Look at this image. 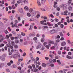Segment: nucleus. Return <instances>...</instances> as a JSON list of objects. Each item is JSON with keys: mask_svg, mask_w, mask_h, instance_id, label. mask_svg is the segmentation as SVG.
I'll return each instance as SVG.
<instances>
[{"mask_svg": "<svg viewBox=\"0 0 73 73\" xmlns=\"http://www.w3.org/2000/svg\"><path fill=\"white\" fill-rule=\"evenodd\" d=\"M13 57L15 59H17V58H19V57H20V55L19 54H14L13 55Z\"/></svg>", "mask_w": 73, "mask_h": 73, "instance_id": "1", "label": "nucleus"}, {"mask_svg": "<svg viewBox=\"0 0 73 73\" xmlns=\"http://www.w3.org/2000/svg\"><path fill=\"white\" fill-rule=\"evenodd\" d=\"M57 32V31L54 29L50 31V33L51 34H53V33H56Z\"/></svg>", "mask_w": 73, "mask_h": 73, "instance_id": "2", "label": "nucleus"}, {"mask_svg": "<svg viewBox=\"0 0 73 73\" xmlns=\"http://www.w3.org/2000/svg\"><path fill=\"white\" fill-rule=\"evenodd\" d=\"M60 7H61V8L63 7L64 10V9H65L66 8V5L65 4L62 5H60Z\"/></svg>", "mask_w": 73, "mask_h": 73, "instance_id": "3", "label": "nucleus"}, {"mask_svg": "<svg viewBox=\"0 0 73 73\" xmlns=\"http://www.w3.org/2000/svg\"><path fill=\"white\" fill-rule=\"evenodd\" d=\"M40 0H37V3L38 5V7H40L41 5V3H40Z\"/></svg>", "mask_w": 73, "mask_h": 73, "instance_id": "4", "label": "nucleus"}, {"mask_svg": "<svg viewBox=\"0 0 73 73\" xmlns=\"http://www.w3.org/2000/svg\"><path fill=\"white\" fill-rule=\"evenodd\" d=\"M66 44V42L65 41H63L62 43H61V46H65Z\"/></svg>", "mask_w": 73, "mask_h": 73, "instance_id": "5", "label": "nucleus"}, {"mask_svg": "<svg viewBox=\"0 0 73 73\" xmlns=\"http://www.w3.org/2000/svg\"><path fill=\"white\" fill-rule=\"evenodd\" d=\"M54 7L55 8H56L57 7V5H56L57 4V3L55 1L54 2Z\"/></svg>", "mask_w": 73, "mask_h": 73, "instance_id": "6", "label": "nucleus"}, {"mask_svg": "<svg viewBox=\"0 0 73 73\" xmlns=\"http://www.w3.org/2000/svg\"><path fill=\"white\" fill-rule=\"evenodd\" d=\"M68 9L70 11H71L73 9V7L71 6H69L68 7Z\"/></svg>", "mask_w": 73, "mask_h": 73, "instance_id": "7", "label": "nucleus"}, {"mask_svg": "<svg viewBox=\"0 0 73 73\" xmlns=\"http://www.w3.org/2000/svg\"><path fill=\"white\" fill-rule=\"evenodd\" d=\"M66 57L68 59H71L72 60L73 59V57H71L69 56V55H67L66 56Z\"/></svg>", "mask_w": 73, "mask_h": 73, "instance_id": "8", "label": "nucleus"}, {"mask_svg": "<svg viewBox=\"0 0 73 73\" xmlns=\"http://www.w3.org/2000/svg\"><path fill=\"white\" fill-rule=\"evenodd\" d=\"M24 9L26 11L29 10V9H28V7L27 6H26L24 7Z\"/></svg>", "mask_w": 73, "mask_h": 73, "instance_id": "9", "label": "nucleus"}, {"mask_svg": "<svg viewBox=\"0 0 73 73\" xmlns=\"http://www.w3.org/2000/svg\"><path fill=\"white\" fill-rule=\"evenodd\" d=\"M0 38L1 39L3 40L5 39V37H4V36H3L1 35H0Z\"/></svg>", "mask_w": 73, "mask_h": 73, "instance_id": "10", "label": "nucleus"}, {"mask_svg": "<svg viewBox=\"0 0 73 73\" xmlns=\"http://www.w3.org/2000/svg\"><path fill=\"white\" fill-rule=\"evenodd\" d=\"M23 58H19L18 59V60L19 62H21V61H23Z\"/></svg>", "mask_w": 73, "mask_h": 73, "instance_id": "11", "label": "nucleus"}, {"mask_svg": "<svg viewBox=\"0 0 73 73\" xmlns=\"http://www.w3.org/2000/svg\"><path fill=\"white\" fill-rule=\"evenodd\" d=\"M36 12L35 11H33L32 13V15H33V16H34V15H35V14H36Z\"/></svg>", "mask_w": 73, "mask_h": 73, "instance_id": "12", "label": "nucleus"}, {"mask_svg": "<svg viewBox=\"0 0 73 73\" xmlns=\"http://www.w3.org/2000/svg\"><path fill=\"white\" fill-rule=\"evenodd\" d=\"M19 12H20V13H22L23 12V9L21 8L19 9Z\"/></svg>", "mask_w": 73, "mask_h": 73, "instance_id": "13", "label": "nucleus"}, {"mask_svg": "<svg viewBox=\"0 0 73 73\" xmlns=\"http://www.w3.org/2000/svg\"><path fill=\"white\" fill-rule=\"evenodd\" d=\"M31 35L32 36H35L36 34L35 32L33 33H31Z\"/></svg>", "mask_w": 73, "mask_h": 73, "instance_id": "14", "label": "nucleus"}, {"mask_svg": "<svg viewBox=\"0 0 73 73\" xmlns=\"http://www.w3.org/2000/svg\"><path fill=\"white\" fill-rule=\"evenodd\" d=\"M46 1V0H41V3L44 4Z\"/></svg>", "mask_w": 73, "mask_h": 73, "instance_id": "15", "label": "nucleus"}, {"mask_svg": "<svg viewBox=\"0 0 73 73\" xmlns=\"http://www.w3.org/2000/svg\"><path fill=\"white\" fill-rule=\"evenodd\" d=\"M33 11V8H30L29 9V11L30 13H32Z\"/></svg>", "mask_w": 73, "mask_h": 73, "instance_id": "16", "label": "nucleus"}, {"mask_svg": "<svg viewBox=\"0 0 73 73\" xmlns=\"http://www.w3.org/2000/svg\"><path fill=\"white\" fill-rule=\"evenodd\" d=\"M59 33L60 34V36L61 37H63V36H64V35H63V34H62V32H60Z\"/></svg>", "mask_w": 73, "mask_h": 73, "instance_id": "17", "label": "nucleus"}, {"mask_svg": "<svg viewBox=\"0 0 73 73\" xmlns=\"http://www.w3.org/2000/svg\"><path fill=\"white\" fill-rule=\"evenodd\" d=\"M4 66V64L3 63H0V68H1L3 66Z\"/></svg>", "mask_w": 73, "mask_h": 73, "instance_id": "18", "label": "nucleus"}, {"mask_svg": "<svg viewBox=\"0 0 73 73\" xmlns=\"http://www.w3.org/2000/svg\"><path fill=\"white\" fill-rule=\"evenodd\" d=\"M42 66L43 67H46V64H45V63H43L42 64Z\"/></svg>", "mask_w": 73, "mask_h": 73, "instance_id": "19", "label": "nucleus"}, {"mask_svg": "<svg viewBox=\"0 0 73 73\" xmlns=\"http://www.w3.org/2000/svg\"><path fill=\"white\" fill-rule=\"evenodd\" d=\"M11 44L13 46H14L15 45V42H14V41H12L11 42Z\"/></svg>", "mask_w": 73, "mask_h": 73, "instance_id": "20", "label": "nucleus"}, {"mask_svg": "<svg viewBox=\"0 0 73 73\" xmlns=\"http://www.w3.org/2000/svg\"><path fill=\"white\" fill-rule=\"evenodd\" d=\"M30 28L29 29V30L31 31L32 30V28H33V26H32L30 25Z\"/></svg>", "mask_w": 73, "mask_h": 73, "instance_id": "21", "label": "nucleus"}, {"mask_svg": "<svg viewBox=\"0 0 73 73\" xmlns=\"http://www.w3.org/2000/svg\"><path fill=\"white\" fill-rule=\"evenodd\" d=\"M6 56H7V55L5 54H4L2 56V57L5 58Z\"/></svg>", "mask_w": 73, "mask_h": 73, "instance_id": "22", "label": "nucleus"}, {"mask_svg": "<svg viewBox=\"0 0 73 73\" xmlns=\"http://www.w3.org/2000/svg\"><path fill=\"white\" fill-rule=\"evenodd\" d=\"M27 15L28 17H31V14L29 13H27Z\"/></svg>", "mask_w": 73, "mask_h": 73, "instance_id": "23", "label": "nucleus"}, {"mask_svg": "<svg viewBox=\"0 0 73 73\" xmlns=\"http://www.w3.org/2000/svg\"><path fill=\"white\" fill-rule=\"evenodd\" d=\"M23 2V3H24L26 4L27 3H28V1L27 0H24Z\"/></svg>", "mask_w": 73, "mask_h": 73, "instance_id": "24", "label": "nucleus"}, {"mask_svg": "<svg viewBox=\"0 0 73 73\" xmlns=\"http://www.w3.org/2000/svg\"><path fill=\"white\" fill-rule=\"evenodd\" d=\"M56 62H58V64H59V65H61V62H60V60H57L56 61Z\"/></svg>", "mask_w": 73, "mask_h": 73, "instance_id": "25", "label": "nucleus"}, {"mask_svg": "<svg viewBox=\"0 0 73 73\" xmlns=\"http://www.w3.org/2000/svg\"><path fill=\"white\" fill-rule=\"evenodd\" d=\"M19 40H15V43H16V44H18V43L19 42Z\"/></svg>", "mask_w": 73, "mask_h": 73, "instance_id": "26", "label": "nucleus"}, {"mask_svg": "<svg viewBox=\"0 0 73 73\" xmlns=\"http://www.w3.org/2000/svg\"><path fill=\"white\" fill-rule=\"evenodd\" d=\"M21 34L22 36H25V33H24L23 32L21 33Z\"/></svg>", "mask_w": 73, "mask_h": 73, "instance_id": "27", "label": "nucleus"}, {"mask_svg": "<svg viewBox=\"0 0 73 73\" xmlns=\"http://www.w3.org/2000/svg\"><path fill=\"white\" fill-rule=\"evenodd\" d=\"M41 45H39L38 46H37L36 49H39L41 48Z\"/></svg>", "mask_w": 73, "mask_h": 73, "instance_id": "28", "label": "nucleus"}, {"mask_svg": "<svg viewBox=\"0 0 73 73\" xmlns=\"http://www.w3.org/2000/svg\"><path fill=\"white\" fill-rule=\"evenodd\" d=\"M44 40H45V39H44V38H42L41 39V41L42 42H44Z\"/></svg>", "mask_w": 73, "mask_h": 73, "instance_id": "29", "label": "nucleus"}, {"mask_svg": "<svg viewBox=\"0 0 73 73\" xmlns=\"http://www.w3.org/2000/svg\"><path fill=\"white\" fill-rule=\"evenodd\" d=\"M49 66H50L51 67H54V65L53 64H51L50 65H49Z\"/></svg>", "mask_w": 73, "mask_h": 73, "instance_id": "30", "label": "nucleus"}, {"mask_svg": "<svg viewBox=\"0 0 73 73\" xmlns=\"http://www.w3.org/2000/svg\"><path fill=\"white\" fill-rule=\"evenodd\" d=\"M18 37L19 38H21V35L20 34L18 35Z\"/></svg>", "mask_w": 73, "mask_h": 73, "instance_id": "31", "label": "nucleus"}, {"mask_svg": "<svg viewBox=\"0 0 73 73\" xmlns=\"http://www.w3.org/2000/svg\"><path fill=\"white\" fill-rule=\"evenodd\" d=\"M19 72L20 73H23L24 72V70H22L19 71Z\"/></svg>", "mask_w": 73, "mask_h": 73, "instance_id": "32", "label": "nucleus"}, {"mask_svg": "<svg viewBox=\"0 0 73 73\" xmlns=\"http://www.w3.org/2000/svg\"><path fill=\"white\" fill-rule=\"evenodd\" d=\"M61 15H65V16H68V14L66 13H65L64 14V13H61Z\"/></svg>", "mask_w": 73, "mask_h": 73, "instance_id": "33", "label": "nucleus"}, {"mask_svg": "<svg viewBox=\"0 0 73 73\" xmlns=\"http://www.w3.org/2000/svg\"><path fill=\"white\" fill-rule=\"evenodd\" d=\"M38 70V69H36L35 68L34 69V72H37Z\"/></svg>", "mask_w": 73, "mask_h": 73, "instance_id": "34", "label": "nucleus"}, {"mask_svg": "<svg viewBox=\"0 0 73 73\" xmlns=\"http://www.w3.org/2000/svg\"><path fill=\"white\" fill-rule=\"evenodd\" d=\"M72 0H69L68 3L69 4H70L71 3H72Z\"/></svg>", "mask_w": 73, "mask_h": 73, "instance_id": "35", "label": "nucleus"}, {"mask_svg": "<svg viewBox=\"0 0 73 73\" xmlns=\"http://www.w3.org/2000/svg\"><path fill=\"white\" fill-rule=\"evenodd\" d=\"M4 32L5 33V34H7V33H9V32L7 30L5 31Z\"/></svg>", "mask_w": 73, "mask_h": 73, "instance_id": "36", "label": "nucleus"}, {"mask_svg": "<svg viewBox=\"0 0 73 73\" xmlns=\"http://www.w3.org/2000/svg\"><path fill=\"white\" fill-rule=\"evenodd\" d=\"M54 20L56 22H58V21L59 20L57 18H55L54 19Z\"/></svg>", "mask_w": 73, "mask_h": 73, "instance_id": "37", "label": "nucleus"}, {"mask_svg": "<svg viewBox=\"0 0 73 73\" xmlns=\"http://www.w3.org/2000/svg\"><path fill=\"white\" fill-rule=\"evenodd\" d=\"M33 40H34V41H36V40H37V38L36 37H35L33 38Z\"/></svg>", "mask_w": 73, "mask_h": 73, "instance_id": "38", "label": "nucleus"}, {"mask_svg": "<svg viewBox=\"0 0 73 73\" xmlns=\"http://www.w3.org/2000/svg\"><path fill=\"white\" fill-rule=\"evenodd\" d=\"M14 48H15V49H17V48H18V46L17 45H15L14 46Z\"/></svg>", "mask_w": 73, "mask_h": 73, "instance_id": "39", "label": "nucleus"}, {"mask_svg": "<svg viewBox=\"0 0 73 73\" xmlns=\"http://www.w3.org/2000/svg\"><path fill=\"white\" fill-rule=\"evenodd\" d=\"M1 60L2 61H5V58H3V57H2Z\"/></svg>", "mask_w": 73, "mask_h": 73, "instance_id": "40", "label": "nucleus"}, {"mask_svg": "<svg viewBox=\"0 0 73 73\" xmlns=\"http://www.w3.org/2000/svg\"><path fill=\"white\" fill-rule=\"evenodd\" d=\"M9 48H11V49H13V46L11 45H10V47H9Z\"/></svg>", "mask_w": 73, "mask_h": 73, "instance_id": "41", "label": "nucleus"}, {"mask_svg": "<svg viewBox=\"0 0 73 73\" xmlns=\"http://www.w3.org/2000/svg\"><path fill=\"white\" fill-rule=\"evenodd\" d=\"M48 44V43L47 42H45L44 43H43V45L44 46H45L46 44Z\"/></svg>", "mask_w": 73, "mask_h": 73, "instance_id": "42", "label": "nucleus"}, {"mask_svg": "<svg viewBox=\"0 0 73 73\" xmlns=\"http://www.w3.org/2000/svg\"><path fill=\"white\" fill-rule=\"evenodd\" d=\"M40 15L39 14H38L36 15L37 18H39V17H40Z\"/></svg>", "mask_w": 73, "mask_h": 73, "instance_id": "43", "label": "nucleus"}, {"mask_svg": "<svg viewBox=\"0 0 73 73\" xmlns=\"http://www.w3.org/2000/svg\"><path fill=\"white\" fill-rule=\"evenodd\" d=\"M32 66L33 67V68L34 69H35L36 68V67H35V64H32Z\"/></svg>", "mask_w": 73, "mask_h": 73, "instance_id": "44", "label": "nucleus"}, {"mask_svg": "<svg viewBox=\"0 0 73 73\" xmlns=\"http://www.w3.org/2000/svg\"><path fill=\"white\" fill-rule=\"evenodd\" d=\"M11 44L9 45L8 44H7L6 45V46L7 47V48H9V47L10 46V45Z\"/></svg>", "mask_w": 73, "mask_h": 73, "instance_id": "45", "label": "nucleus"}, {"mask_svg": "<svg viewBox=\"0 0 73 73\" xmlns=\"http://www.w3.org/2000/svg\"><path fill=\"white\" fill-rule=\"evenodd\" d=\"M68 54L70 56H71L72 55V52H68Z\"/></svg>", "mask_w": 73, "mask_h": 73, "instance_id": "46", "label": "nucleus"}, {"mask_svg": "<svg viewBox=\"0 0 73 73\" xmlns=\"http://www.w3.org/2000/svg\"><path fill=\"white\" fill-rule=\"evenodd\" d=\"M52 61L53 62H56V59H54Z\"/></svg>", "mask_w": 73, "mask_h": 73, "instance_id": "47", "label": "nucleus"}, {"mask_svg": "<svg viewBox=\"0 0 73 73\" xmlns=\"http://www.w3.org/2000/svg\"><path fill=\"white\" fill-rule=\"evenodd\" d=\"M12 9H15V6H14V5H13L12 6Z\"/></svg>", "mask_w": 73, "mask_h": 73, "instance_id": "48", "label": "nucleus"}, {"mask_svg": "<svg viewBox=\"0 0 73 73\" xmlns=\"http://www.w3.org/2000/svg\"><path fill=\"white\" fill-rule=\"evenodd\" d=\"M34 64L35 65H36L37 64V61L36 60L34 62Z\"/></svg>", "mask_w": 73, "mask_h": 73, "instance_id": "49", "label": "nucleus"}, {"mask_svg": "<svg viewBox=\"0 0 73 73\" xmlns=\"http://www.w3.org/2000/svg\"><path fill=\"white\" fill-rule=\"evenodd\" d=\"M64 25H63V24H61L60 25V27L61 28H64Z\"/></svg>", "mask_w": 73, "mask_h": 73, "instance_id": "50", "label": "nucleus"}, {"mask_svg": "<svg viewBox=\"0 0 73 73\" xmlns=\"http://www.w3.org/2000/svg\"><path fill=\"white\" fill-rule=\"evenodd\" d=\"M12 33H13V34H14L15 35H16V32L15 31H12Z\"/></svg>", "mask_w": 73, "mask_h": 73, "instance_id": "51", "label": "nucleus"}, {"mask_svg": "<svg viewBox=\"0 0 73 73\" xmlns=\"http://www.w3.org/2000/svg\"><path fill=\"white\" fill-rule=\"evenodd\" d=\"M7 65L8 66H10V65H11V62H9L7 63Z\"/></svg>", "mask_w": 73, "mask_h": 73, "instance_id": "52", "label": "nucleus"}, {"mask_svg": "<svg viewBox=\"0 0 73 73\" xmlns=\"http://www.w3.org/2000/svg\"><path fill=\"white\" fill-rule=\"evenodd\" d=\"M58 11H60V8L59 7H58L56 9Z\"/></svg>", "mask_w": 73, "mask_h": 73, "instance_id": "53", "label": "nucleus"}, {"mask_svg": "<svg viewBox=\"0 0 73 73\" xmlns=\"http://www.w3.org/2000/svg\"><path fill=\"white\" fill-rule=\"evenodd\" d=\"M30 21H34V19L33 18H32L29 20Z\"/></svg>", "mask_w": 73, "mask_h": 73, "instance_id": "54", "label": "nucleus"}, {"mask_svg": "<svg viewBox=\"0 0 73 73\" xmlns=\"http://www.w3.org/2000/svg\"><path fill=\"white\" fill-rule=\"evenodd\" d=\"M58 54H61V52L60 51H58Z\"/></svg>", "mask_w": 73, "mask_h": 73, "instance_id": "55", "label": "nucleus"}, {"mask_svg": "<svg viewBox=\"0 0 73 73\" xmlns=\"http://www.w3.org/2000/svg\"><path fill=\"white\" fill-rule=\"evenodd\" d=\"M50 43L52 44H54V42H53V41H50Z\"/></svg>", "mask_w": 73, "mask_h": 73, "instance_id": "56", "label": "nucleus"}, {"mask_svg": "<svg viewBox=\"0 0 73 73\" xmlns=\"http://www.w3.org/2000/svg\"><path fill=\"white\" fill-rule=\"evenodd\" d=\"M15 23L17 24L18 23L19 21H17V20H15Z\"/></svg>", "mask_w": 73, "mask_h": 73, "instance_id": "57", "label": "nucleus"}, {"mask_svg": "<svg viewBox=\"0 0 73 73\" xmlns=\"http://www.w3.org/2000/svg\"><path fill=\"white\" fill-rule=\"evenodd\" d=\"M15 0H13V1L11 4H15Z\"/></svg>", "mask_w": 73, "mask_h": 73, "instance_id": "58", "label": "nucleus"}, {"mask_svg": "<svg viewBox=\"0 0 73 73\" xmlns=\"http://www.w3.org/2000/svg\"><path fill=\"white\" fill-rule=\"evenodd\" d=\"M45 47H46V48H47V49H49V47L48 45H46L45 46Z\"/></svg>", "mask_w": 73, "mask_h": 73, "instance_id": "59", "label": "nucleus"}, {"mask_svg": "<svg viewBox=\"0 0 73 73\" xmlns=\"http://www.w3.org/2000/svg\"><path fill=\"white\" fill-rule=\"evenodd\" d=\"M45 49V46H42L41 49V50H44Z\"/></svg>", "mask_w": 73, "mask_h": 73, "instance_id": "60", "label": "nucleus"}, {"mask_svg": "<svg viewBox=\"0 0 73 73\" xmlns=\"http://www.w3.org/2000/svg\"><path fill=\"white\" fill-rule=\"evenodd\" d=\"M58 25H60L61 24V22H59L58 23Z\"/></svg>", "mask_w": 73, "mask_h": 73, "instance_id": "61", "label": "nucleus"}, {"mask_svg": "<svg viewBox=\"0 0 73 73\" xmlns=\"http://www.w3.org/2000/svg\"><path fill=\"white\" fill-rule=\"evenodd\" d=\"M28 68H29L30 69H32V67L31 66H28Z\"/></svg>", "mask_w": 73, "mask_h": 73, "instance_id": "62", "label": "nucleus"}, {"mask_svg": "<svg viewBox=\"0 0 73 73\" xmlns=\"http://www.w3.org/2000/svg\"><path fill=\"white\" fill-rule=\"evenodd\" d=\"M51 48L52 49H54L55 48V47H54V46H52V47H51Z\"/></svg>", "mask_w": 73, "mask_h": 73, "instance_id": "63", "label": "nucleus"}, {"mask_svg": "<svg viewBox=\"0 0 73 73\" xmlns=\"http://www.w3.org/2000/svg\"><path fill=\"white\" fill-rule=\"evenodd\" d=\"M44 23V21H40V23L41 24H43Z\"/></svg>", "mask_w": 73, "mask_h": 73, "instance_id": "64", "label": "nucleus"}]
</instances>
